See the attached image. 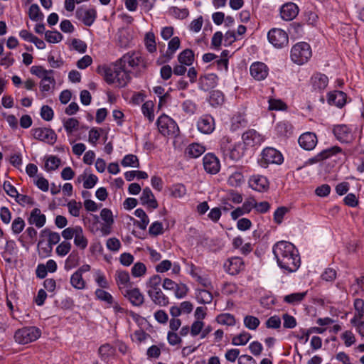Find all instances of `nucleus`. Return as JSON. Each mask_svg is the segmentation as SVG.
<instances>
[{
	"instance_id": "obj_1",
	"label": "nucleus",
	"mask_w": 364,
	"mask_h": 364,
	"mask_svg": "<svg viewBox=\"0 0 364 364\" xmlns=\"http://www.w3.org/2000/svg\"><path fill=\"white\" fill-rule=\"evenodd\" d=\"M272 252L280 268L294 272L300 267L299 252L292 243L279 241L273 246Z\"/></svg>"
},
{
	"instance_id": "obj_2",
	"label": "nucleus",
	"mask_w": 364,
	"mask_h": 364,
	"mask_svg": "<svg viewBox=\"0 0 364 364\" xmlns=\"http://www.w3.org/2000/svg\"><path fill=\"white\" fill-rule=\"evenodd\" d=\"M311 55V47L306 42L297 43L291 50V59L298 65L306 63L310 59Z\"/></svg>"
},
{
	"instance_id": "obj_3",
	"label": "nucleus",
	"mask_w": 364,
	"mask_h": 364,
	"mask_svg": "<svg viewBox=\"0 0 364 364\" xmlns=\"http://www.w3.org/2000/svg\"><path fill=\"white\" fill-rule=\"evenodd\" d=\"M41 334V330L36 326H28L17 330L14 334L15 341L19 344H27L36 341Z\"/></svg>"
},
{
	"instance_id": "obj_4",
	"label": "nucleus",
	"mask_w": 364,
	"mask_h": 364,
	"mask_svg": "<svg viewBox=\"0 0 364 364\" xmlns=\"http://www.w3.org/2000/svg\"><path fill=\"white\" fill-rule=\"evenodd\" d=\"M259 164L262 167H267L269 164H282L284 158L280 151L273 147H266L261 153Z\"/></svg>"
},
{
	"instance_id": "obj_5",
	"label": "nucleus",
	"mask_w": 364,
	"mask_h": 364,
	"mask_svg": "<svg viewBox=\"0 0 364 364\" xmlns=\"http://www.w3.org/2000/svg\"><path fill=\"white\" fill-rule=\"evenodd\" d=\"M127 64L133 68L140 65L144 68L146 67L144 58L137 52H128L116 61V66H118L119 69L126 68Z\"/></svg>"
},
{
	"instance_id": "obj_6",
	"label": "nucleus",
	"mask_w": 364,
	"mask_h": 364,
	"mask_svg": "<svg viewBox=\"0 0 364 364\" xmlns=\"http://www.w3.org/2000/svg\"><path fill=\"white\" fill-rule=\"evenodd\" d=\"M156 124L159 132L164 136H176L179 131L176 122L166 114L158 118Z\"/></svg>"
},
{
	"instance_id": "obj_7",
	"label": "nucleus",
	"mask_w": 364,
	"mask_h": 364,
	"mask_svg": "<svg viewBox=\"0 0 364 364\" xmlns=\"http://www.w3.org/2000/svg\"><path fill=\"white\" fill-rule=\"evenodd\" d=\"M31 132L34 139L50 145H53L57 140V134L51 128H33Z\"/></svg>"
},
{
	"instance_id": "obj_8",
	"label": "nucleus",
	"mask_w": 364,
	"mask_h": 364,
	"mask_svg": "<svg viewBox=\"0 0 364 364\" xmlns=\"http://www.w3.org/2000/svg\"><path fill=\"white\" fill-rule=\"evenodd\" d=\"M269 42L275 48H281L288 45V34L280 28H272L267 33Z\"/></svg>"
},
{
	"instance_id": "obj_9",
	"label": "nucleus",
	"mask_w": 364,
	"mask_h": 364,
	"mask_svg": "<svg viewBox=\"0 0 364 364\" xmlns=\"http://www.w3.org/2000/svg\"><path fill=\"white\" fill-rule=\"evenodd\" d=\"M333 133L341 143L350 144L355 139V134L352 132L351 128L346 124H337L333 128Z\"/></svg>"
},
{
	"instance_id": "obj_10",
	"label": "nucleus",
	"mask_w": 364,
	"mask_h": 364,
	"mask_svg": "<svg viewBox=\"0 0 364 364\" xmlns=\"http://www.w3.org/2000/svg\"><path fill=\"white\" fill-rule=\"evenodd\" d=\"M215 119L210 114L202 115L197 122L198 130L205 134H211L215 129Z\"/></svg>"
},
{
	"instance_id": "obj_11",
	"label": "nucleus",
	"mask_w": 364,
	"mask_h": 364,
	"mask_svg": "<svg viewBox=\"0 0 364 364\" xmlns=\"http://www.w3.org/2000/svg\"><path fill=\"white\" fill-rule=\"evenodd\" d=\"M203 164L205 171L210 174H216L220 169L219 159L211 153L205 155L203 159Z\"/></svg>"
},
{
	"instance_id": "obj_12",
	"label": "nucleus",
	"mask_w": 364,
	"mask_h": 364,
	"mask_svg": "<svg viewBox=\"0 0 364 364\" xmlns=\"http://www.w3.org/2000/svg\"><path fill=\"white\" fill-rule=\"evenodd\" d=\"M242 139L245 145L250 147L259 146L264 141V137L255 129H249L243 133Z\"/></svg>"
},
{
	"instance_id": "obj_13",
	"label": "nucleus",
	"mask_w": 364,
	"mask_h": 364,
	"mask_svg": "<svg viewBox=\"0 0 364 364\" xmlns=\"http://www.w3.org/2000/svg\"><path fill=\"white\" fill-rule=\"evenodd\" d=\"M218 80V76L213 73L202 75L198 79V87L205 92L209 91L217 86Z\"/></svg>"
},
{
	"instance_id": "obj_14",
	"label": "nucleus",
	"mask_w": 364,
	"mask_h": 364,
	"mask_svg": "<svg viewBox=\"0 0 364 364\" xmlns=\"http://www.w3.org/2000/svg\"><path fill=\"white\" fill-rule=\"evenodd\" d=\"M122 293L134 306L139 307L144 302V296L138 288L126 289Z\"/></svg>"
},
{
	"instance_id": "obj_15",
	"label": "nucleus",
	"mask_w": 364,
	"mask_h": 364,
	"mask_svg": "<svg viewBox=\"0 0 364 364\" xmlns=\"http://www.w3.org/2000/svg\"><path fill=\"white\" fill-rule=\"evenodd\" d=\"M76 16L85 26H90L97 18V11L93 8L88 9H78L76 11Z\"/></svg>"
},
{
	"instance_id": "obj_16",
	"label": "nucleus",
	"mask_w": 364,
	"mask_h": 364,
	"mask_svg": "<svg viewBox=\"0 0 364 364\" xmlns=\"http://www.w3.org/2000/svg\"><path fill=\"white\" fill-rule=\"evenodd\" d=\"M298 142L302 149L311 151L316 146L318 139L316 134L308 132L299 136Z\"/></svg>"
},
{
	"instance_id": "obj_17",
	"label": "nucleus",
	"mask_w": 364,
	"mask_h": 364,
	"mask_svg": "<svg viewBox=\"0 0 364 364\" xmlns=\"http://www.w3.org/2000/svg\"><path fill=\"white\" fill-rule=\"evenodd\" d=\"M181 45L180 38L175 36L171 39L168 43V49L166 53L159 59L161 60L160 63H165L169 62L173 57L176 51L179 48Z\"/></svg>"
},
{
	"instance_id": "obj_18",
	"label": "nucleus",
	"mask_w": 364,
	"mask_h": 364,
	"mask_svg": "<svg viewBox=\"0 0 364 364\" xmlns=\"http://www.w3.org/2000/svg\"><path fill=\"white\" fill-rule=\"evenodd\" d=\"M298 6L293 3L289 2L284 4L280 9V15L284 21H291L296 17L299 14Z\"/></svg>"
},
{
	"instance_id": "obj_19",
	"label": "nucleus",
	"mask_w": 364,
	"mask_h": 364,
	"mask_svg": "<svg viewBox=\"0 0 364 364\" xmlns=\"http://www.w3.org/2000/svg\"><path fill=\"white\" fill-rule=\"evenodd\" d=\"M249 186L258 192H264L269 188V181L265 176H253L249 180Z\"/></svg>"
},
{
	"instance_id": "obj_20",
	"label": "nucleus",
	"mask_w": 364,
	"mask_h": 364,
	"mask_svg": "<svg viewBox=\"0 0 364 364\" xmlns=\"http://www.w3.org/2000/svg\"><path fill=\"white\" fill-rule=\"evenodd\" d=\"M267 66L261 62H256L250 66V74L257 80H262L268 75Z\"/></svg>"
},
{
	"instance_id": "obj_21",
	"label": "nucleus",
	"mask_w": 364,
	"mask_h": 364,
	"mask_svg": "<svg viewBox=\"0 0 364 364\" xmlns=\"http://www.w3.org/2000/svg\"><path fill=\"white\" fill-rule=\"evenodd\" d=\"M242 266L243 262L240 257H232L224 264L225 270L231 275L237 274L242 269Z\"/></svg>"
},
{
	"instance_id": "obj_22",
	"label": "nucleus",
	"mask_w": 364,
	"mask_h": 364,
	"mask_svg": "<svg viewBox=\"0 0 364 364\" xmlns=\"http://www.w3.org/2000/svg\"><path fill=\"white\" fill-rule=\"evenodd\" d=\"M140 202L141 205H146L149 208H151L153 209H156L159 206L155 196L149 187H146L143 189L142 193L140 196Z\"/></svg>"
},
{
	"instance_id": "obj_23",
	"label": "nucleus",
	"mask_w": 364,
	"mask_h": 364,
	"mask_svg": "<svg viewBox=\"0 0 364 364\" xmlns=\"http://www.w3.org/2000/svg\"><path fill=\"white\" fill-rule=\"evenodd\" d=\"M46 222V217L44 214L41 213L39 208H36L31 212L30 216L28 218V223L33 225H34L36 228H42Z\"/></svg>"
},
{
	"instance_id": "obj_24",
	"label": "nucleus",
	"mask_w": 364,
	"mask_h": 364,
	"mask_svg": "<svg viewBox=\"0 0 364 364\" xmlns=\"http://www.w3.org/2000/svg\"><path fill=\"white\" fill-rule=\"evenodd\" d=\"M311 82L315 90L321 91L327 87L328 78L326 75L318 73L312 75Z\"/></svg>"
},
{
	"instance_id": "obj_25",
	"label": "nucleus",
	"mask_w": 364,
	"mask_h": 364,
	"mask_svg": "<svg viewBox=\"0 0 364 364\" xmlns=\"http://www.w3.org/2000/svg\"><path fill=\"white\" fill-rule=\"evenodd\" d=\"M328 102L330 105H333L338 107H342L346 103V94L342 91L338 90L329 92L328 97Z\"/></svg>"
},
{
	"instance_id": "obj_26",
	"label": "nucleus",
	"mask_w": 364,
	"mask_h": 364,
	"mask_svg": "<svg viewBox=\"0 0 364 364\" xmlns=\"http://www.w3.org/2000/svg\"><path fill=\"white\" fill-rule=\"evenodd\" d=\"M119 67L116 66V63L114 65V68L109 67H100L97 68L98 73L104 76L105 80L108 84H113L115 82V74L117 73Z\"/></svg>"
},
{
	"instance_id": "obj_27",
	"label": "nucleus",
	"mask_w": 364,
	"mask_h": 364,
	"mask_svg": "<svg viewBox=\"0 0 364 364\" xmlns=\"http://www.w3.org/2000/svg\"><path fill=\"white\" fill-rule=\"evenodd\" d=\"M151 301L159 306H166L169 304L168 298L163 293L161 289L154 291H147Z\"/></svg>"
},
{
	"instance_id": "obj_28",
	"label": "nucleus",
	"mask_w": 364,
	"mask_h": 364,
	"mask_svg": "<svg viewBox=\"0 0 364 364\" xmlns=\"http://www.w3.org/2000/svg\"><path fill=\"white\" fill-rule=\"evenodd\" d=\"M205 151L203 146L200 144L193 143L190 144L185 150V154L187 157L195 159L201 156Z\"/></svg>"
},
{
	"instance_id": "obj_29",
	"label": "nucleus",
	"mask_w": 364,
	"mask_h": 364,
	"mask_svg": "<svg viewBox=\"0 0 364 364\" xmlns=\"http://www.w3.org/2000/svg\"><path fill=\"white\" fill-rule=\"evenodd\" d=\"M116 348L109 343L102 345L98 350L99 355L102 360L108 362L110 358L115 355Z\"/></svg>"
},
{
	"instance_id": "obj_30",
	"label": "nucleus",
	"mask_w": 364,
	"mask_h": 364,
	"mask_svg": "<svg viewBox=\"0 0 364 364\" xmlns=\"http://www.w3.org/2000/svg\"><path fill=\"white\" fill-rule=\"evenodd\" d=\"M134 215L136 217L140 218L141 220H136L132 218V220H134V225L138 226L141 230H145L149 223V219L146 213L143 209L138 208L134 211Z\"/></svg>"
},
{
	"instance_id": "obj_31",
	"label": "nucleus",
	"mask_w": 364,
	"mask_h": 364,
	"mask_svg": "<svg viewBox=\"0 0 364 364\" xmlns=\"http://www.w3.org/2000/svg\"><path fill=\"white\" fill-rule=\"evenodd\" d=\"M243 156L242 148L240 144H234L230 149H226L225 158H229L233 161H237Z\"/></svg>"
},
{
	"instance_id": "obj_32",
	"label": "nucleus",
	"mask_w": 364,
	"mask_h": 364,
	"mask_svg": "<svg viewBox=\"0 0 364 364\" xmlns=\"http://www.w3.org/2000/svg\"><path fill=\"white\" fill-rule=\"evenodd\" d=\"M178 61L187 66H190L194 61V53L191 49H185L178 55Z\"/></svg>"
},
{
	"instance_id": "obj_33",
	"label": "nucleus",
	"mask_w": 364,
	"mask_h": 364,
	"mask_svg": "<svg viewBox=\"0 0 364 364\" xmlns=\"http://www.w3.org/2000/svg\"><path fill=\"white\" fill-rule=\"evenodd\" d=\"M115 82L117 83V86L119 87H125L131 79L129 73L125 70V68H118L117 73L115 74Z\"/></svg>"
},
{
	"instance_id": "obj_34",
	"label": "nucleus",
	"mask_w": 364,
	"mask_h": 364,
	"mask_svg": "<svg viewBox=\"0 0 364 364\" xmlns=\"http://www.w3.org/2000/svg\"><path fill=\"white\" fill-rule=\"evenodd\" d=\"M74 244L81 250H85L88 245V240L84 235L83 230L80 226L77 228V232L74 236Z\"/></svg>"
},
{
	"instance_id": "obj_35",
	"label": "nucleus",
	"mask_w": 364,
	"mask_h": 364,
	"mask_svg": "<svg viewBox=\"0 0 364 364\" xmlns=\"http://www.w3.org/2000/svg\"><path fill=\"white\" fill-rule=\"evenodd\" d=\"M353 306L355 313L351 322H355L358 319L363 321L364 319V301L362 299H355Z\"/></svg>"
},
{
	"instance_id": "obj_36",
	"label": "nucleus",
	"mask_w": 364,
	"mask_h": 364,
	"mask_svg": "<svg viewBox=\"0 0 364 364\" xmlns=\"http://www.w3.org/2000/svg\"><path fill=\"white\" fill-rule=\"evenodd\" d=\"M224 95L220 90H213L209 97V103L212 107H216L224 102Z\"/></svg>"
},
{
	"instance_id": "obj_37",
	"label": "nucleus",
	"mask_w": 364,
	"mask_h": 364,
	"mask_svg": "<svg viewBox=\"0 0 364 364\" xmlns=\"http://www.w3.org/2000/svg\"><path fill=\"white\" fill-rule=\"evenodd\" d=\"M95 294L96 298L104 301L107 305V307H110L114 304V298L109 292L101 289H97Z\"/></svg>"
},
{
	"instance_id": "obj_38",
	"label": "nucleus",
	"mask_w": 364,
	"mask_h": 364,
	"mask_svg": "<svg viewBox=\"0 0 364 364\" xmlns=\"http://www.w3.org/2000/svg\"><path fill=\"white\" fill-rule=\"evenodd\" d=\"M216 321L222 325L232 326L235 325L236 321L233 315L230 314H221L216 317Z\"/></svg>"
},
{
	"instance_id": "obj_39",
	"label": "nucleus",
	"mask_w": 364,
	"mask_h": 364,
	"mask_svg": "<svg viewBox=\"0 0 364 364\" xmlns=\"http://www.w3.org/2000/svg\"><path fill=\"white\" fill-rule=\"evenodd\" d=\"M70 284L77 289H83L85 287V282L82 276L76 272H75L70 277Z\"/></svg>"
},
{
	"instance_id": "obj_40",
	"label": "nucleus",
	"mask_w": 364,
	"mask_h": 364,
	"mask_svg": "<svg viewBox=\"0 0 364 364\" xmlns=\"http://www.w3.org/2000/svg\"><path fill=\"white\" fill-rule=\"evenodd\" d=\"M251 335L247 332H242L235 336L232 339V344L234 346H244L251 339Z\"/></svg>"
},
{
	"instance_id": "obj_41",
	"label": "nucleus",
	"mask_w": 364,
	"mask_h": 364,
	"mask_svg": "<svg viewBox=\"0 0 364 364\" xmlns=\"http://www.w3.org/2000/svg\"><path fill=\"white\" fill-rule=\"evenodd\" d=\"M121 164L124 167L132 166L134 168L139 167V161L136 155L127 154L121 161Z\"/></svg>"
},
{
	"instance_id": "obj_42",
	"label": "nucleus",
	"mask_w": 364,
	"mask_h": 364,
	"mask_svg": "<svg viewBox=\"0 0 364 364\" xmlns=\"http://www.w3.org/2000/svg\"><path fill=\"white\" fill-rule=\"evenodd\" d=\"M196 299L200 304H210L213 300V295L208 290L198 289L196 294Z\"/></svg>"
},
{
	"instance_id": "obj_43",
	"label": "nucleus",
	"mask_w": 364,
	"mask_h": 364,
	"mask_svg": "<svg viewBox=\"0 0 364 364\" xmlns=\"http://www.w3.org/2000/svg\"><path fill=\"white\" fill-rule=\"evenodd\" d=\"M307 291L292 293L287 295L284 298V301L288 304H294L301 301L306 296Z\"/></svg>"
},
{
	"instance_id": "obj_44",
	"label": "nucleus",
	"mask_w": 364,
	"mask_h": 364,
	"mask_svg": "<svg viewBox=\"0 0 364 364\" xmlns=\"http://www.w3.org/2000/svg\"><path fill=\"white\" fill-rule=\"evenodd\" d=\"M161 277L155 274L149 278L146 282V287L149 289L147 291H154L158 289H161Z\"/></svg>"
},
{
	"instance_id": "obj_45",
	"label": "nucleus",
	"mask_w": 364,
	"mask_h": 364,
	"mask_svg": "<svg viewBox=\"0 0 364 364\" xmlns=\"http://www.w3.org/2000/svg\"><path fill=\"white\" fill-rule=\"evenodd\" d=\"M63 35L58 31H47L45 38L50 43H56L63 40Z\"/></svg>"
},
{
	"instance_id": "obj_46",
	"label": "nucleus",
	"mask_w": 364,
	"mask_h": 364,
	"mask_svg": "<svg viewBox=\"0 0 364 364\" xmlns=\"http://www.w3.org/2000/svg\"><path fill=\"white\" fill-rule=\"evenodd\" d=\"M28 16L29 18L34 21H41L43 18V14L41 12L39 6L36 4L30 6Z\"/></svg>"
},
{
	"instance_id": "obj_47",
	"label": "nucleus",
	"mask_w": 364,
	"mask_h": 364,
	"mask_svg": "<svg viewBox=\"0 0 364 364\" xmlns=\"http://www.w3.org/2000/svg\"><path fill=\"white\" fill-rule=\"evenodd\" d=\"M153 107L154 104L151 101H146L141 106L143 114L146 117L150 122H152L154 119Z\"/></svg>"
},
{
	"instance_id": "obj_48",
	"label": "nucleus",
	"mask_w": 364,
	"mask_h": 364,
	"mask_svg": "<svg viewBox=\"0 0 364 364\" xmlns=\"http://www.w3.org/2000/svg\"><path fill=\"white\" fill-rule=\"evenodd\" d=\"M79 260L80 257L78 255V253L73 251L72 253L69 255V256L66 259L65 263V268L66 269H70L72 268L75 267L78 264Z\"/></svg>"
},
{
	"instance_id": "obj_49",
	"label": "nucleus",
	"mask_w": 364,
	"mask_h": 364,
	"mask_svg": "<svg viewBox=\"0 0 364 364\" xmlns=\"http://www.w3.org/2000/svg\"><path fill=\"white\" fill-rule=\"evenodd\" d=\"M171 193L175 198H182L186 194V188L182 183L174 184L171 188Z\"/></svg>"
},
{
	"instance_id": "obj_50",
	"label": "nucleus",
	"mask_w": 364,
	"mask_h": 364,
	"mask_svg": "<svg viewBox=\"0 0 364 364\" xmlns=\"http://www.w3.org/2000/svg\"><path fill=\"white\" fill-rule=\"evenodd\" d=\"M260 321L258 318L254 316H246L244 318V325L250 330H255L259 326Z\"/></svg>"
},
{
	"instance_id": "obj_51",
	"label": "nucleus",
	"mask_w": 364,
	"mask_h": 364,
	"mask_svg": "<svg viewBox=\"0 0 364 364\" xmlns=\"http://www.w3.org/2000/svg\"><path fill=\"white\" fill-rule=\"evenodd\" d=\"M64 128L68 134H71L79 126V121L75 118H69L63 122Z\"/></svg>"
},
{
	"instance_id": "obj_52",
	"label": "nucleus",
	"mask_w": 364,
	"mask_h": 364,
	"mask_svg": "<svg viewBox=\"0 0 364 364\" xmlns=\"http://www.w3.org/2000/svg\"><path fill=\"white\" fill-rule=\"evenodd\" d=\"M145 44L149 52L154 53L156 50L155 36L153 33L149 32L146 34Z\"/></svg>"
},
{
	"instance_id": "obj_53",
	"label": "nucleus",
	"mask_w": 364,
	"mask_h": 364,
	"mask_svg": "<svg viewBox=\"0 0 364 364\" xmlns=\"http://www.w3.org/2000/svg\"><path fill=\"white\" fill-rule=\"evenodd\" d=\"M31 73L43 80V77H49L48 75L53 74L54 71L53 70H45L42 66L34 65L31 67Z\"/></svg>"
},
{
	"instance_id": "obj_54",
	"label": "nucleus",
	"mask_w": 364,
	"mask_h": 364,
	"mask_svg": "<svg viewBox=\"0 0 364 364\" xmlns=\"http://www.w3.org/2000/svg\"><path fill=\"white\" fill-rule=\"evenodd\" d=\"M60 159L55 156H50L46 162L45 168L47 171H53L58 168L60 164Z\"/></svg>"
},
{
	"instance_id": "obj_55",
	"label": "nucleus",
	"mask_w": 364,
	"mask_h": 364,
	"mask_svg": "<svg viewBox=\"0 0 364 364\" xmlns=\"http://www.w3.org/2000/svg\"><path fill=\"white\" fill-rule=\"evenodd\" d=\"M115 279L117 284L121 289V286H125L129 282V274L126 271L117 272Z\"/></svg>"
},
{
	"instance_id": "obj_56",
	"label": "nucleus",
	"mask_w": 364,
	"mask_h": 364,
	"mask_svg": "<svg viewBox=\"0 0 364 364\" xmlns=\"http://www.w3.org/2000/svg\"><path fill=\"white\" fill-rule=\"evenodd\" d=\"M146 267L142 262H136L132 268V274L134 277H139L146 273Z\"/></svg>"
},
{
	"instance_id": "obj_57",
	"label": "nucleus",
	"mask_w": 364,
	"mask_h": 364,
	"mask_svg": "<svg viewBox=\"0 0 364 364\" xmlns=\"http://www.w3.org/2000/svg\"><path fill=\"white\" fill-rule=\"evenodd\" d=\"M243 182V176L240 172H235L228 178V183L233 187L240 186Z\"/></svg>"
},
{
	"instance_id": "obj_58",
	"label": "nucleus",
	"mask_w": 364,
	"mask_h": 364,
	"mask_svg": "<svg viewBox=\"0 0 364 364\" xmlns=\"http://www.w3.org/2000/svg\"><path fill=\"white\" fill-rule=\"evenodd\" d=\"M247 124L245 118L242 115L235 116L232 119L231 129L233 131L237 130L240 127H245Z\"/></svg>"
},
{
	"instance_id": "obj_59",
	"label": "nucleus",
	"mask_w": 364,
	"mask_h": 364,
	"mask_svg": "<svg viewBox=\"0 0 364 364\" xmlns=\"http://www.w3.org/2000/svg\"><path fill=\"white\" fill-rule=\"evenodd\" d=\"M268 102L270 110H284L287 108V105L281 100L269 99Z\"/></svg>"
},
{
	"instance_id": "obj_60",
	"label": "nucleus",
	"mask_w": 364,
	"mask_h": 364,
	"mask_svg": "<svg viewBox=\"0 0 364 364\" xmlns=\"http://www.w3.org/2000/svg\"><path fill=\"white\" fill-rule=\"evenodd\" d=\"M342 149L338 146H333L330 148L326 149L320 152L323 160L326 159L333 155L341 153Z\"/></svg>"
},
{
	"instance_id": "obj_61",
	"label": "nucleus",
	"mask_w": 364,
	"mask_h": 364,
	"mask_svg": "<svg viewBox=\"0 0 364 364\" xmlns=\"http://www.w3.org/2000/svg\"><path fill=\"white\" fill-rule=\"evenodd\" d=\"M171 12L172 15L178 19H184L188 17L189 15V11L187 9H179L176 6H173L171 8Z\"/></svg>"
},
{
	"instance_id": "obj_62",
	"label": "nucleus",
	"mask_w": 364,
	"mask_h": 364,
	"mask_svg": "<svg viewBox=\"0 0 364 364\" xmlns=\"http://www.w3.org/2000/svg\"><path fill=\"white\" fill-rule=\"evenodd\" d=\"M71 249V244L69 242L63 241L56 247V253L60 257L65 256Z\"/></svg>"
},
{
	"instance_id": "obj_63",
	"label": "nucleus",
	"mask_w": 364,
	"mask_h": 364,
	"mask_svg": "<svg viewBox=\"0 0 364 364\" xmlns=\"http://www.w3.org/2000/svg\"><path fill=\"white\" fill-rule=\"evenodd\" d=\"M69 213L74 217H78L80 215V211L81 208V203H77L75 200H72L68 203L67 205Z\"/></svg>"
},
{
	"instance_id": "obj_64",
	"label": "nucleus",
	"mask_w": 364,
	"mask_h": 364,
	"mask_svg": "<svg viewBox=\"0 0 364 364\" xmlns=\"http://www.w3.org/2000/svg\"><path fill=\"white\" fill-rule=\"evenodd\" d=\"M25 227V222L21 217L15 218L11 225V229L14 234L20 233Z\"/></svg>"
}]
</instances>
